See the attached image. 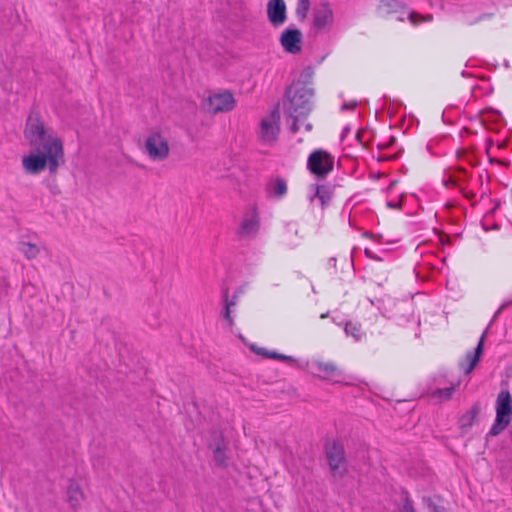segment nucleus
I'll return each mask as SVG.
<instances>
[{"mask_svg": "<svg viewBox=\"0 0 512 512\" xmlns=\"http://www.w3.org/2000/svg\"><path fill=\"white\" fill-rule=\"evenodd\" d=\"M24 134L31 146L30 153L22 158L26 173L39 174L47 167L50 174H56L65 163L63 143L60 138L47 133L39 112L31 110Z\"/></svg>", "mask_w": 512, "mask_h": 512, "instance_id": "f257e3e1", "label": "nucleus"}, {"mask_svg": "<svg viewBox=\"0 0 512 512\" xmlns=\"http://www.w3.org/2000/svg\"><path fill=\"white\" fill-rule=\"evenodd\" d=\"M314 94V89L290 86L285 89L283 111L291 133L295 134L298 132V123L304 122L313 110Z\"/></svg>", "mask_w": 512, "mask_h": 512, "instance_id": "f03ea898", "label": "nucleus"}, {"mask_svg": "<svg viewBox=\"0 0 512 512\" xmlns=\"http://www.w3.org/2000/svg\"><path fill=\"white\" fill-rule=\"evenodd\" d=\"M496 418L488 435L497 436L502 433L512 421V396L508 390H501L497 395Z\"/></svg>", "mask_w": 512, "mask_h": 512, "instance_id": "7ed1b4c3", "label": "nucleus"}, {"mask_svg": "<svg viewBox=\"0 0 512 512\" xmlns=\"http://www.w3.org/2000/svg\"><path fill=\"white\" fill-rule=\"evenodd\" d=\"M207 447L212 452L215 465L219 468H227L230 460L229 441L225 438L222 429L213 427L209 430Z\"/></svg>", "mask_w": 512, "mask_h": 512, "instance_id": "20e7f679", "label": "nucleus"}, {"mask_svg": "<svg viewBox=\"0 0 512 512\" xmlns=\"http://www.w3.org/2000/svg\"><path fill=\"white\" fill-rule=\"evenodd\" d=\"M324 450L332 475L342 478L347 472L343 445L335 440H327L324 445Z\"/></svg>", "mask_w": 512, "mask_h": 512, "instance_id": "39448f33", "label": "nucleus"}, {"mask_svg": "<svg viewBox=\"0 0 512 512\" xmlns=\"http://www.w3.org/2000/svg\"><path fill=\"white\" fill-rule=\"evenodd\" d=\"M334 158L323 149H316L307 159V169L318 180H323L333 170Z\"/></svg>", "mask_w": 512, "mask_h": 512, "instance_id": "423d86ee", "label": "nucleus"}, {"mask_svg": "<svg viewBox=\"0 0 512 512\" xmlns=\"http://www.w3.org/2000/svg\"><path fill=\"white\" fill-rule=\"evenodd\" d=\"M145 149L153 160H164L169 155V145L159 132H152L145 141Z\"/></svg>", "mask_w": 512, "mask_h": 512, "instance_id": "0eeeda50", "label": "nucleus"}, {"mask_svg": "<svg viewBox=\"0 0 512 512\" xmlns=\"http://www.w3.org/2000/svg\"><path fill=\"white\" fill-rule=\"evenodd\" d=\"M280 110L277 104L270 113V119H262L260 137L263 141L271 142L277 139L280 131Z\"/></svg>", "mask_w": 512, "mask_h": 512, "instance_id": "6e6552de", "label": "nucleus"}, {"mask_svg": "<svg viewBox=\"0 0 512 512\" xmlns=\"http://www.w3.org/2000/svg\"><path fill=\"white\" fill-rule=\"evenodd\" d=\"M235 100L229 91L209 96L206 103V110L212 114L228 112L234 108Z\"/></svg>", "mask_w": 512, "mask_h": 512, "instance_id": "1a4fd4ad", "label": "nucleus"}, {"mask_svg": "<svg viewBox=\"0 0 512 512\" xmlns=\"http://www.w3.org/2000/svg\"><path fill=\"white\" fill-rule=\"evenodd\" d=\"M312 25L317 31H322L331 26L334 21L333 10L328 1H322L313 9Z\"/></svg>", "mask_w": 512, "mask_h": 512, "instance_id": "9d476101", "label": "nucleus"}, {"mask_svg": "<svg viewBox=\"0 0 512 512\" xmlns=\"http://www.w3.org/2000/svg\"><path fill=\"white\" fill-rule=\"evenodd\" d=\"M303 35L297 28H286L281 36L280 43L283 49L290 54H297L301 51Z\"/></svg>", "mask_w": 512, "mask_h": 512, "instance_id": "9b49d317", "label": "nucleus"}, {"mask_svg": "<svg viewBox=\"0 0 512 512\" xmlns=\"http://www.w3.org/2000/svg\"><path fill=\"white\" fill-rule=\"evenodd\" d=\"M486 333L487 331L485 330L481 335L475 349L473 351L467 352L465 358L462 361H460L459 366L463 370L464 374H470L480 361V358L483 354Z\"/></svg>", "mask_w": 512, "mask_h": 512, "instance_id": "f8f14e48", "label": "nucleus"}, {"mask_svg": "<svg viewBox=\"0 0 512 512\" xmlns=\"http://www.w3.org/2000/svg\"><path fill=\"white\" fill-rule=\"evenodd\" d=\"M267 17L274 27L285 23L287 15L284 0H269L267 4Z\"/></svg>", "mask_w": 512, "mask_h": 512, "instance_id": "ddd939ff", "label": "nucleus"}, {"mask_svg": "<svg viewBox=\"0 0 512 512\" xmlns=\"http://www.w3.org/2000/svg\"><path fill=\"white\" fill-rule=\"evenodd\" d=\"M480 411H481L480 403L475 402L471 406V408L459 418V420H458L459 428L463 432L468 431L473 426L474 421L477 418V416L479 415Z\"/></svg>", "mask_w": 512, "mask_h": 512, "instance_id": "4468645a", "label": "nucleus"}, {"mask_svg": "<svg viewBox=\"0 0 512 512\" xmlns=\"http://www.w3.org/2000/svg\"><path fill=\"white\" fill-rule=\"evenodd\" d=\"M313 367L320 373L322 379H331L341 376V371L332 362L313 361Z\"/></svg>", "mask_w": 512, "mask_h": 512, "instance_id": "2eb2a0df", "label": "nucleus"}, {"mask_svg": "<svg viewBox=\"0 0 512 512\" xmlns=\"http://www.w3.org/2000/svg\"><path fill=\"white\" fill-rule=\"evenodd\" d=\"M84 499L83 491L80 485L73 479L69 480L67 486V500L72 508H77Z\"/></svg>", "mask_w": 512, "mask_h": 512, "instance_id": "dca6fc26", "label": "nucleus"}, {"mask_svg": "<svg viewBox=\"0 0 512 512\" xmlns=\"http://www.w3.org/2000/svg\"><path fill=\"white\" fill-rule=\"evenodd\" d=\"M314 68L312 66H306L300 73L297 80L293 81L290 87L303 88V89H314L312 87Z\"/></svg>", "mask_w": 512, "mask_h": 512, "instance_id": "f3484780", "label": "nucleus"}, {"mask_svg": "<svg viewBox=\"0 0 512 512\" xmlns=\"http://www.w3.org/2000/svg\"><path fill=\"white\" fill-rule=\"evenodd\" d=\"M259 218L256 213H254L251 217L245 218L239 227V235L240 236H255L259 230Z\"/></svg>", "mask_w": 512, "mask_h": 512, "instance_id": "a211bd4d", "label": "nucleus"}, {"mask_svg": "<svg viewBox=\"0 0 512 512\" xmlns=\"http://www.w3.org/2000/svg\"><path fill=\"white\" fill-rule=\"evenodd\" d=\"M266 190L270 196L280 199L287 193L286 181L283 178L277 177L267 184Z\"/></svg>", "mask_w": 512, "mask_h": 512, "instance_id": "6ab92c4d", "label": "nucleus"}, {"mask_svg": "<svg viewBox=\"0 0 512 512\" xmlns=\"http://www.w3.org/2000/svg\"><path fill=\"white\" fill-rule=\"evenodd\" d=\"M315 188V193L311 200L314 198H318L321 202L322 207H325L329 204L332 198V189L328 185H319L315 184L313 185Z\"/></svg>", "mask_w": 512, "mask_h": 512, "instance_id": "aec40b11", "label": "nucleus"}, {"mask_svg": "<svg viewBox=\"0 0 512 512\" xmlns=\"http://www.w3.org/2000/svg\"><path fill=\"white\" fill-rule=\"evenodd\" d=\"M379 9L386 14H391L404 10L405 5L398 0H383L379 5Z\"/></svg>", "mask_w": 512, "mask_h": 512, "instance_id": "412c9836", "label": "nucleus"}, {"mask_svg": "<svg viewBox=\"0 0 512 512\" xmlns=\"http://www.w3.org/2000/svg\"><path fill=\"white\" fill-rule=\"evenodd\" d=\"M223 305H224V308L222 311V316H223L224 320L227 322L228 326L232 327L234 325V320L231 317V307L235 306V302L229 301L228 288H226L223 292Z\"/></svg>", "mask_w": 512, "mask_h": 512, "instance_id": "4be33fe9", "label": "nucleus"}, {"mask_svg": "<svg viewBox=\"0 0 512 512\" xmlns=\"http://www.w3.org/2000/svg\"><path fill=\"white\" fill-rule=\"evenodd\" d=\"M310 10V0H298L296 5V16L299 21L303 22L307 18Z\"/></svg>", "mask_w": 512, "mask_h": 512, "instance_id": "5701e85b", "label": "nucleus"}, {"mask_svg": "<svg viewBox=\"0 0 512 512\" xmlns=\"http://www.w3.org/2000/svg\"><path fill=\"white\" fill-rule=\"evenodd\" d=\"M20 249L27 259H34L39 254L38 246L30 242L21 243Z\"/></svg>", "mask_w": 512, "mask_h": 512, "instance_id": "b1692460", "label": "nucleus"}, {"mask_svg": "<svg viewBox=\"0 0 512 512\" xmlns=\"http://www.w3.org/2000/svg\"><path fill=\"white\" fill-rule=\"evenodd\" d=\"M401 499L403 504L394 512H415L412 501L407 490H402Z\"/></svg>", "mask_w": 512, "mask_h": 512, "instance_id": "393cba45", "label": "nucleus"}, {"mask_svg": "<svg viewBox=\"0 0 512 512\" xmlns=\"http://www.w3.org/2000/svg\"><path fill=\"white\" fill-rule=\"evenodd\" d=\"M455 391L454 386L446 387V388H438L433 392V395L444 400L451 399L453 393Z\"/></svg>", "mask_w": 512, "mask_h": 512, "instance_id": "a878e982", "label": "nucleus"}, {"mask_svg": "<svg viewBox=\"0 0 512 512\" xmlns=\"http://www.w3.org/2000/svg\"><path fill=\"white\" fill-rule=\"evenodd\" d=\"M423 502L428 508V512H445V508L437 505L431 497H423Z\"/></svg>", "mask_w": 512, "mask_h": 512, "instance_id": "bb28decb", "label": "nucleus"}, {"mask_svg": "<svg viewBox=\"0 0 512 512\" xmlns=\"http://www.w3.org/2000/svg\"><path fill=\"white\" fill-rule=\"evenodd\" d=\"M345 333L347 335H351L355 340L360 339L359 328L356 325L352 324L351 322L346 323Z\"/></svg>", "mask_w": 512, "mask_h": 512, "instance_id": "cd10ccee", "label": "nucleus"}, {"mask_svg": "<svg viewBox=\"0 0 512 512\" xmlns=\"http://www.w3.org/2000/svg\"><path fill=\"white\" fill-rule=\"evenodd\" d=\"M358 103L357 101H350V102H345L343 103V105L341 106V110L344 111V110H355L356 107H357Z\"/></svg>", "mask_w": 512, "mask_h": 512, "instance_id": "c85d7f7f", "label": "nucleus"}, {"mask_svg": "<svg viewBox=\"0 0 512 512\" xmlns=\"http://www.w3.org/2000/svg\"><path fill=\"white\" fill-rule=\"evenodd\" d=\"M269 353H271V351H269V350H267L265 348H262V347H260L256 351L257 355H260V356H262L263 358H266V359H269V357H268Z\"/></svg>", "mask_w": 512, "mask_h": 512, "instance_id": "c756f323", "label": "nucleus"}, {"mask_svg": "<svg viewBox=\"0 0 512 512\" xmlns=\"http://www.w3.org/2000/svg\"><path fill=\"white\" fill-rule=\"evenodd\" d=\"M268 357H269V359L281 360L282 354L275 352V351H271V353H269Z\"/></svg>", "mask_w": 512, "mask_h": 512, "instance_id": "7c9ffc66", "label": "nucleus"}, {"mask_svg": "<svg viewBox=\"0 0 512 512\" xmlns=\"http://www.w3.org/2000/svg\"><path fill=\"white\" fill-rule=\"evenodd\" d=\"M512 303V301H507V302H504L500 308L497 310V312L495 313L494 317H496L503 309H505L506 307H508L510 304Z\"/></svg>", "mask_w": 512, "mask_h": 512, "instance_id": "2f4dec72", "label": "nucleus"}, {"mask_svg": "<svg viewBox=\"0 0 512 512\" xmlns=\"http://www.w3.org/2000/svg\"><path fill=\"white\" fill-rule=\"evenodd\" d=\"M281 361L284 362H295V359L292 356L282 354Z\"/></svg>", "mask_w": 512, "mask_h": 512, "instance_id": "473e14b6", "label": "nucleus"}, {"mask_svg": "<svg viewBox=\"0 0 512 512\" xmlns=\"http://www.w3.org/2000/svg\"><path fill=\"white\" fill-rule=\"evenodd\" d=\"M387 206L390 208H393V209H398V208H400V203H395V202L389 201V202H387Z\"/></svg>", "mask_w": 512, "mask_h": 512, "instance_id": "72a5a7b5", "label": "nucleus"}, {"mask_svg": "<svg viewBox=\"0 0 512 512\" xmlns=\"http://www.w3.org/2000/svg\"><path fill=\"white\" fill-rule=\"evenodd\" d=\"M450 183L453 184V185H457V181L458 179L454 176H451L450 179H449Z\"/></svg>", "mask_w": 512, "mask_h": 512, "instance_id": "f704fd0d", "label": "nucleus"}, {"mask_svg": "<svg viewBox=\"0 0 512 512\" xmlns=\"http://www.w3.org/2000/svg\"><path fill=\"white\" fill-rule=\"evenodd\" d=\"M237 298H238V292H235L232 296L231 299H229V301H234L235 304L237 303Z\"/></svg>", "mask_w": 512, "mask_h": 512, "instance_id": "c9c22d12", "label": "nucleus"}, {"mask_svg": "<svg viewBox=\"0 0 512 512\" xmlns=\"http://www.w3.org/2000/svg\"><path fill=\"white\" fill-rule=\"evenodd\" d=\"M464 196H465L466 198H468V199H471V198H473V197L475 196V194H474V193H472V192H467V193H464Z\"/></svg>", "mask_w": 512, "mask_h": 512, "instance_id": "e433bc0d", "label": "nucleus"}, {"mask_svg": "<svg viewBox=\"0 0 512 512\" xmlns=\"http://www.w3.org/2000/svg\"><path fill=\"white\" fill-rule=\"evenodd\" d=\"M259 348H260V347L256 346L255 344H252V345L250 346L251 351H253L255 354H256L257 349H259Z\"/></svg>", "mask_w": 512, "mask_h": 512, "instance_id": "4c0bfd02", "label": "nucleus"}, {"mask_svg": "<svg viewBox=\"0 0 512 512\" xmlns=\"http://www.w3.org/2000/svg\"><path fill=\"white\" fill-rule=\"evenodd\" d=\"M305 130L306 131H311L312 130V124L311 123L305 124Z\"/></svg>", "mask_w": 512, "mask_h": 512, "instance_id": "58836bf2", "label": "nucleus"}, {"mask_svg": "<svg viewBox=\"0 0 512 512\" xmlns=\"http://www.w3.org/2000/svg\"><path fill=\"white\" fill-rule=\"evenodd\" d=\"M349 131H350V128H349L348 126H346V127L343 129V135L347 134Z\"/></svg>", "mask_w": 512, "mask_h": 512, "instance_id": "ea45409f", "label": "nucleus"}, {"mask_svg": "<svg viewBox=\"0 0 512 512\" xmlns=\"http://www.w3.org/2000/svg\"><path fill=\"white\" fill-rule=\"evenodd\" d=\"M414 15H415V13H414V12H413V13H411V14L409 15V19H410L411 21H413V16H414Z\"/></svg>", "mask_w": 512, "mask_h": 512, "instance_id": "a19ab883", "label": "nucleus"}, {"mask_svg": "<svg viewBox=\"0 0 512 512\" xmlns=\"http://www.w3.org/2000/svg\"><path fill=\"white\" fill-rule=\"evenodd\" d=\"M327 316H328V313H325V314H322V315H321V318H325V317H327Z\"/></svg>", "mask_w": 512, "mask_h": 512, "instance_id": "79ce46f5", "label": "nucleus"}, {"mask_svg": "<svg viewBox=\"0 0 512 512\" xmlns=\"http://www.w3.org/2000/svg\"><path fill=\"white\" fill-rule=\"evenodd\" d=\"M495 113H496L498 116H501L500 111H495Z\"/></svg>", "mask_w": 512, "mask_h": 512, "instance_id": "37998d69", "label": "nucleus"}, {"mask_svg": "<svg viewBox=\"0 0 512 512\" xmlns=\"http://www.w3.org/2000/svg\"><path fill=\"white\" fill-rule=\"evenodd\" d=\"M460 172L465 173L466 171H465V169L461 168Z\"/></svg>", "mask_w": 512, "mask_h": 512, "instance_id": "c03bdc74", "label": "nucleus"}, {"mask_svg": "<svg viewBox=\"0 0 512 512\" xmlns=\"http://www.w3.org/2000/svg\"><path fill=\"white\" fill-rule=\"evenodd\" d=\"M52 192L53 194H56L57 192L55 191V188H52Z\"/></svg>", "mask_w": 512, "mask_h": 512, "instance_id": "a18cd8bd", "label": "nucleus"}, {"mask_svg": "<svg viewBox=\"0 0 512 512\" xmlns=\"http://www.w3.org/2000/svg\"><path fill=\"white\" fill-rule=\"evenodd\" d=\"M52 192L53 194H56L57 192L55 191V188H52Z\"/></svg>", "mask_w": 512, "mask_h": 512, "instance_id": "49530a36", "label": "nucleus"}]
</instances>
